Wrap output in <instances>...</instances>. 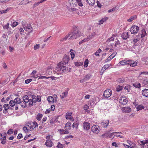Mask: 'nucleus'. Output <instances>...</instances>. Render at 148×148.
<instances>
[{
	"label": "nucleus",
	"instance_id": "f257e3e1",
	"mask_svg": "<svg viewBox=\"0 0 148 148\" xmlns=\"http://www.w3.org/2000/svg\"><path fill=\"white\" fill-rule=\"evenodd\" d=\"M69 3L67 5L68 10L74 14H78L79 10L77 9V0H68Z\"/></svg>",
	"mask_w": 148,
	"mask_h": 148
},
{
	"label": "nucleus",
	"instance_id": "f03ea898",
	"mask_svg": "<svg viewBox=\"0 0 148 148\" xmlns=\"http://www.w3.org/2000/svg\"><path fill=\"white\" fill-rule=\"evenodd\" d=\"M64 65L62 62H60L54 70L55 72L58 74H61L67 71V67Z\"/></svg>",
	"mask_w": 148,
	"mask_h": 148
},
{
	"label": "nucleus",
	"instance_id": "7ed1b4c3",
	"mask_svg": "<svg viewBox=\"0 0 148 148\" xmlns=\"http://www.w3.org/2000/svg\"><path fill=\"white\" fill-rule=\"evenodd\" d=\"M119 64L122 65H130L131 67H134L137 66V62H136V61L134 62L132 60H127L126 59H125L124 60L120 61Z\"/></svg>",
	"mask_w": 148,
	"mask_h": 148
},
{
	"label": "nucleus",
	"instance_id": "20e7f679",
	"mask_svg": "<svg viewBox=\"0 0 148 148\" xmlns=\"http://www.w3.org/2000/svg\"><path fill=\"white\" fill-rule=\"evenodd\" d=\"M23 100L26 103H28L29 106H31L33 105V102L32 101V99L30 98V97L27 95H24L23 97Z\"/></svg>",
	"mask_w": 148,
	"mask_h": 148
},
{
	"label": "nucleus",
	"instance_id": "39448f33",
	"mask_svg": "<svg viewBox=\"0 0 148 148\" xmlns=\"http://www.w3.org/2000/svg\"><path fill=\"white\" fill-rule=\"evenodd\" d=\"M112 94V90L110 89H107L104 91L103 96L106 98L109 97Z\"/></svg>",
	"mask_w": 148,
	"mask_h": 148
},
{
	"label": "nucleus",
	"instance_id": "423d86ee",
	"mask_svg": "<svg viewBox=\"0 0 148 148\" xmlns=\"http://www.w3.org/2000/svg\"><path fill=\"white\" fill-rule=\"evenodd\" d=\"M139 30V27L137 26H132L130 29V32L131 34H135L137 33Z\"/></svg>",
	"mask_w": 148,
	"mask_h": 148
},
{
	"label": "nucleus",
	"instance_id": "0eeeda50",
	"mask_svg": "<svg viewBox=\"0 0 148 148\" xmlns=\"http://www.w3.org/2000/svg\"><path fill=\"white\" fill-rule=\"evenodd\" d=\"M91 131L95 133L98 134L99 132L100 128L98 125H94L91 128Z\"/></svg>",
	"mask_w": 148,
	"mask_h": 148
},
{
	"label": "nucleus",
	"instance_id": "6e6552de",
	"mask_svg": "<svg viewBox=\"0 0 148 148\" xmlns=\"http://www.w3.org/2000/svg\"><path fill=\"white\" fill-rule=\"evenodd\" d=\"M119 102L120 104L124 105L127 102V99L125 97H121L119 100Z\"/></svg>",
	"mask_w": 148,
	"mask_h": 148
},
{
	"label": "nucleus",
	"instance_id": "1a4fd4ad",
	"mask_svg": "<svg viewBox=\"0 0 148 148\" xmlns=\"http://www.w3.org/2000/svg\"><path fill=\"white\" fill-rule=\"evenodd\" d=\"M23 28L25 31L29 32V33H31L33 32L32 28L30 24H27L26 26H23Z\"/></svg>",
	"mask_w": 148,
	"mask_h": 148
},
{
	"label": "nucleus",
	"instance_id": "9d476101",
	"mask_svg": "<svg viewBox=\"0 0 148 148\" xmlns=\"http://www.w3.org/2000/svg\"><path fill=\"white\" fill-rule=\"evenodd\" d=\"M70 60V58L68 55H65L63 58L62 61V63H64V64H66Z\"/></svg>",
	"mask_w": 148,
	"mask_h": 148
},
{
	"label": "nucleus",
	"instance_id": "9b49d317",
	"mask_svg": "<svg viewBox=\"0 0 148 148\" xmlns=\"http://www.w3.org/2000/svg\"><path fill=\"white\" fill-rule=\"evenodd\" d=\"M3 108H4L3 110V113L4 114H6L8 113V110L9 109H11L10 106L8 104H5L3 105Z\"/></svg>",
	"mask_w": 148,
	"mask_h": 148
},
{
	"label": "nucleus",
	"instance_id": "f8f14e48",
	"mask_svg": "<svg viewBox=\"0 0 148 148\" xmlns=\"http://www.w3.org/2000/svg\"><path fill=\"white\" fill-rule=\"evenodd\" d=\"M83 127L84 130H88L90 128V123L87 122H85L83 123Z\"/></svg>",
	"mask_w": 148,
	"mask_h": 148
},
{
	"label": "nucleus",
	"instance_id": "ddd939ff",
	"mask_svg": "<svg viewBox=\"0 0 148 148\" xmlns=\"http://www.w3.org/2000/svg\"><path fill=\"white\" fill-rule=\"evenodd\" d=\"M109 123V121L108 120H106L103 121L100 124L101 126L104 128L107 127L108 126Z\"/></svg>",
	"mask_w": 148,
	"mask_h": 148
},
{
	"label": "nucleus",
	"instance_id": "4468645a",
	"mask_svg": "<svg viewBox=\"0 0 148 148\" xmlns=\"http://www.w3.org/2000/svg\"><path fill=\"white\" fill-rule=\"evenodd\" d=\"M116 52L114 51L111 56L108 58L107 60L105 61V63H107L109 61H110L114 58L116 55Z\"/></svg>",
	"mask_w": 148,
	"mask_h": 148
},
{
	"label": "nucleus",
	"instance_id": "2eb2a0df",
	"mask_svg": "<svg viewBox=\"0 0 148 148\" xmlns=\"http://www.w3.org/2000/svg\"><path fill=\"white\" fill-rule=\"evenodd\" d=\"M69 35L70 38H69V40H71L77 38V36L74 32H71L68 34Z\"/></svg>",
	"mask_w": 148,
	"mask_h": 148
},
{
	"label": "nucleus",
	"instance_id": "dca6fc26",
	"mask_svg": "<svg viewBox=\"0 0 148 148\" xmlns=\"http://www.w3.org/2000/svg\"><path fill=\"white\" fill-rule=\"evenodd\" d=\"M71 122H68L66 123L65 124L64 128L65 130H67V131L71 129Z\"/></svg>",
	"mask_w": 148,
	"mask_h": 148
},
{
	"label": "nucleus",
	"instance_id": "f3484780",
	"mask_svg": "<svg viewBox=\"0 0 148 148\" xmlns=\"http://www.w3.org/2000/svg\"><path fill=\"white\" fill-rule=\"evenodd\" d=\"M71 113H66V119H69V120L72 121H74V119L71 115Z\"/></svg>",
	"mask_w": 148,
	"mask_h": 148
},
{
	"label": "nucleus",
	"instance_id": "a211bd4d",
	"mask_svg": "<svg viewBox=\"0 0 148 148\" xmlns=\"http://www.w3.org/2000/svg\"><path fill=\"white\" fill-rule=\"evenodd\" d=\"M142 94L143 96L145 97H148V89H144L142 91Z\"/></svg>",
	"mask_w": 148,
	"mask_h": 148
},
{
	"label": "nucleus",
	"instance_id": "6ab92c4d",
	"mask_svg": "<svg viewBox=\"0 0 148 148\" xmlns=\"http://www.w3.org/2000/svg\"><path fill=\"white\" fill-rule=\"evenodd\" d=\"M52 144L53 142L51 140H47L45 143V145L47 147H51L52 146Z\"/></svg>",
	"mask_w": 148,
	"mask_h": 148
},
{
	"label": "nucleus",
	"instance_id": "aec40b11",
	"mask_svg": "<svg viewBox=\"0 0 148 148\" xmlns=\"http://www.w3.org/2000/svg\"><path fill=\"white\" fill-rule=\"evenodd\" d=\"M47 100L49 103H53L54 102V98L52 96H49L47 98Z\"/></svg>",
	"mask_w": 148,
	"mask_h": 148
},
{
	"label": "nucleus",
	"instance_id": "412c9836",
	"mask_svg": "<svg viewBox=\"0 0 148 148\" xmlns=\"http://www.w3.org/2000/svg\"><path fill=\"white\" fill-rule=\"evenodd\" d=\"M31 2V1H28L27 0H23L21 1L19 5H26L27 4Z\"/></svg>",
	"mask_w": 148,
	"mask_h": 148
},
{
	"label": "nucleus",
	"instance_id": "4be33fe9",
	"mask_svg": "<svg viewBox=\"0 0 148 148\" xmlns=\"http://www.w3.org/2000/svg\"><path fill=\"white\" fill-rule=\"evenodd\" d=\"M68 94V92L67 91H65L64 92L62 93L61 95H60V96L61 99H62L65 97H66L67 96V94Z\"/></svg>",
	"mask_w": 148,
	"mask_h": 148
},
{
	"label": "nucleus",
	"instance_id": "5701e85b",
	"mask_svg": "<svg viewBox=\"0 0 148 148\" xmlns=\"http://www.w3.org/2000/svg\"><path fill=\"white\" fill-rule=\"evenodd\" d=\"M108 19V18L105 17L102 18L99 22V25L103 24L104 22H106Z\"/></svg>",
	"mask_w": 148,
	"mask_h": 148
},
{
	"label": "nucleus",
	"instance_id": "b1692460",
	"mask_svg": "<svg viewBox=\"0 0 148 148\" xmlns=\"http://www.w3.org/2000/svg\"><path fill=\"white\" fill-rule=\"evenodd\" d=\"M122 38L124 39H127L129 37L128 32L124 33L122 35Z\"/></svg>",
	"mask_w": 148,
	"mask_h": 148
},
{
	"label": "nucleus",
	"instance_id": "393cba45",
	"mask_svg": "<svg viewBox=\"0 0 148 148\" xmlns=\"http://www.w3.org/2000/svg\"><path fill=\"white\" fill-rule=\"evenodd\" d=\"M115 37V35H112V37L108 38V39L107 40V43H109L110 42L114 41V37Z\"/></svg>",
	"mask_w": 148,
	"mask_h": 148
},
{
	"label": "nucleus",
	"instance_id": "a878e982",
	"mask_svg": "<svg viewBox=\"0 0 148 148\" xmlns=\"http://www.w3.org/2000/svg\"><path fill=\"white\" fill-rule=\"evenodd\" d=\"M86 2L90 5H94L95 3V0H86Z\"/></svg>",
	"mask_w": 148,
	"mask_h": 148
},
{
	"label": "nucleus",
	"instance_id": "bb28decb",
	"mask_svg": "<svg viewBox=\"0 0 148 148\" xmlns=\"http://www.w3.org/2000/svg\"><path fill=\"white\" fill-rule=\"evenodd\" d=\"M147 33L145 30L144 29H143L141 30V36L142 38L145 37V36L147 35Z\"/></svg>",
	"mask_w": 148,
	"mask_h": 148
},
{
	"label": "nucleus",
	"instance_id": "cd10ccee",
	"mask_svg": "<svg viewBox=\"0 0 148 148\" xmlns=\"http://www.w3.org/2000/svg\"><path fill=\"white\" fill-rule=\"evenodd\" d=\"M69 52L71 53V58L72 60H73L75 57V51L73 49H71Z\"/></svg>",
	"mask_w": 148,
	"mask_h": 148
},
{
	"label": "nucleus",
	"instance_id": "c85d7f7f",
	"mask_svg": "<svg viewBox=\"0 0 148 148\" xmlns=\"http://www.w3.org/2000/svg\"><path fill=\"white\" fill-rule=\"evenodd\" d=\"M136 110L137 111L142 110L144 108V106L142 105H139L136 107Z\"/></svg>",
	"mask_w": 148,
	"mask_h": 148
},
{
	"label": "nucleus",
	"instance_id": "c756f323",
	"mask_svg": "<svg viewBox=\"0 0 148 148\" xmlns=\"http://www.w3.org/2000/svg\"><path fill=\"white\" fill-rule=\"evenodd\" d=\"M60 134H69V131H67V130H65L63 129H60Z\"/></svg>",
	"mask_w": 148,
	"mask_h": 148
},
{
	"label": "nucleus",
	"instance_id": "7c9ffc66",
	"mask_svg": "<svg viewBox=\"0 0 148 148\" xmlns=\"http://www.w3.org/2000/svg\"><path fill=\"white\" fill-rule=\"evenodd\" d=\"M36 95H32V101L33 102V103H35L36 102Z\"/></svg>",
	"mask_w": 148,
	"mask_h": 148
},
{
	"label": "nucleus",
	"instance_id": "2f4dec72",
	"mask_svg": "<svg viewBox=\"0 0 148 148\" xmlns=\"http://www.w3.org/2000/svg\"><path fill=\"white\" fill-rule=\"evenodd\" d=\"M20 104L23 108H25L27 106L26 103L23 100V101H21Z\"/></svg>",
	"mask_w": 148,
	"mask_h": 148
},
{
	"label": "nucleus",
	"instance_id": "473e14b6",
	"mask_svg": "<svg viewBox=\"0 0 148 148\" xmlns=\"http://www.w3.org/2000/svg\"><path fill=\"white\" fill-rule=\"evenodd\" d=\"M137 18V16L135 15L131 16L129 19L127 20V21L130 22H132L133 20Z\"/></svg>",
	"mask_w": 148,
	"mask_h": 148
},
{
	"label": "nucleus",
	"instance_id": "72a5a7b5",
	"mask_svg": "<svg viewBox=\"0 0 148 148\" xmlns=\"http://www.w3.org/2000/svg\"><path fill=\"white\" fill-rule=\"evenodd\" d=\"M133 85L136 88H140L141 87L140 84V83H136L133 84Z\"/></svg>",
	"mask_w": 148,
	"mask_h": 148
},
{
	"label": "nucleus",
	"instance_id": "f704fd0d",
	"mask_svg": "<svg viewBox=\"0 0 148 148\" xmlns=\"http://www.w3.org/2000/svg\"><path fill=\"white\" fill-rule=\"evenodd\" d=\"M68 37H69V34H68L65 37L62 38L60 41L61 42L65 41Z\"/></svg>",
	"mask_w": 148,
	"mask_h": 148
},
{
	"label": "nucleus",
	"instance_id": "c9c22d12",
	"mask_svg": "<svg viewBox=\"0 0 148 148\" xmlns=\"http://www.w3.org/2000/svg\"><path fill=\"white\" fill-rule=\"evenodd\" d=\"M1 143L2 144H5L6 143V136H5L2 137Z\"/></svg>",
	"mask_w": 148,
	"mask_h": 148
},
{
	"label": "nucleus",
	"instance_id": "e433bc0d",
	"mask_svg": "<svg viewBox=\"0 0 148 148\" xmlns=\"http://www.w3.org/2000/svg\"><path fill=\"white\" fill-rule=\"evenodd\" d=\"M127 142L128 144L130 145V147H132L134 145H136L135 143H134L133 142H131L130 140H127Z\"/></svg>",
	"mask_w": 148,
	"mask_h": 148
},
{
	"label": "nucleus",
	"instance_id": "4c0bfd02",
	"mask_svg": "<svg viewBox=\"0 0 148 148\" xmlns=\"http://www.w3.org/2000/svg\"><path fill=\"white\" fill-rule=\"evenodd\" d=\"M64 144H62L60 143V142L58 143V145L57 146V147L58 148H63L64 147Z\"/></svg>",
	"mask_w": 148,
	"mask_h": 148
},
{
	"label": "nucleus",
	"instance_id": "58836bf2",
	"mask_svg": "<svg viewBox=\"0 0 148 148\" xmlns=\"http://www.w3.org/2000/svg\"><path fill=\"white\" fill-rule=\"evenodd\" d=\"M74 32L75 34L77 36V38L80 37L82 35V34L79 31H77Z\"/></svg>",
	"mask_w": 148,
	"mask_h": 148
},
{
	"label": "nucleus",
	"instance_id": "ea45409f",
	"mask_svg": "<svg viewBox=\"0 0 148 148\" xmlns=\"http://www.w3.org/2000/svg\"><path fill=\"white\" fill-rule=\"evenodd\" d=\"M131 87V86L129 85H127L125 86L124 89L127 90L128 92H130Z\"/></svg>",
	"mask_w": 148,
	"mask_h": 148
},
{
	"label": "nucleus",
	"instance_id": "a19ab883",
	"mask_svg": "<svg viewBox=\"0 0 148 148\" xmlns=\"http://www.w3.org/2000/svg\"><path fill=\"white\" fill-rule=\"evenodd\" d=\"M42 116V114H38L37 116L36 119L40 121L41 120Z\"/></svg>",
	"mask_w": 148,
	"mask_h": 148
},
{
	"label": "nucleus",
	"instance_id": "79ce46f5",
	"mask_svg": "<svg viewBox=\"0 0 148 148\" xmlns=\"http://www.w3.org/2000/svg\"><path fill=\"white\" fill-rule=\"evenodd\" d=\"M91 75L90 74H89L85 76L84 79L86 80H88L89 79L91 78Z\"/></svg>",
	"mask_w": 148,
	"mask_h": 148
},
{
	"label": "nucleus",
	"instance_id": "37998d69",
	"mask_svg": "<svg viewBox=\"0 0 148 148\" xmlns=\"http://www.w3.org/2000/svg\"><path fill=\"white\" fill-rule=\"evenodd\" d=\"M78 124L77 122H74L72 125L73 128L75 127L76 129H77L78 127Z\"/></svg>",
	"mask_w": 148,
	"mask_h": 148
},
{
	"label": "nucleus",
	"instance_id": "c03bdc74",
	"mask_svg": "<svg viewBox=\"0 0 148 148\" xmlns=\"http://www.w3.org/2000/svg\"><path fill=\"white\" fill-rule=\"evenodd\" d=\"M14 101L15 102V103H16L17 104H20L21 101V100L20 98H18L17 97L14 99Z\"/></svg>",
	"mask_w": 148,
	"mask_h": 148
},
{
	"label": "nucleus",
	"instance_id": "a18cd8bd",
	"mask_svg": "<svg viewBox=\"0 0 148 148\" xmlns=\"http://www.w3.org/2000/svg\"><path fill=\"white\" fill-rule=\"evenodd\" d=\"M10 106L12 107H13L15 105V102L14 101L11 100L9 103Z\"/></svg>",
	"mask_w": 148,
	"mask_h": 148
},
{
	"label": "nucleus",
	"instance_id": "49530a36",
	"mask_svg": "<svg viewBox=\"0 0 148 148\" xmlns=\"http://www.w3.org/2000/svg\"><path fill=\"white\" fill-rule=\"evenodd\" d=\"M29 128V130H32L34 128L33 125H31L30 124H29L27 125Z\"/></svg>",
	"mask_w": 148,
	"mask_h": 148
},
{
	"label": "nucleus",
	"instance_id": "de8ad7c7",
	"mask_svg": "<svg viewBox=\"0 0 148 148\" xmlns=\"http://www.w3.org/2000/svg\"><path fill=\"white\" fill-rule=\"evenodd\" d=\"M131 109L130 108H125L124 109V111L125 112L129 113L131 112Z\"/></svg>",
	"mask_w": 148,
	"mask_h": 148
},
{
	"label": "nucleus",
	"instance_id": "09e8293b",
	"mask_svg": "<svg viewBox=\"0 0 148 148\" xmlns=\"http://www.w3.org/2000/svg\"><path fill=\"white\" fill-rule=\"evenodd\" d=\"M124 81V79L123 77L119 78L117 79V81L118 82H123Z\"/></svg>",
	"mask_w": 148,
	"mask_h": 148
},
{
	"label": "nucleus",
	"instance_id": "8fccbe9b",
	"mask_svg": "<svg viewBox=\"0 0 148 148\" xmlns=\"http://www.w3.org/2000/svg\"><path fill=\"white\" fill-rule=\"evenodd\" d=\"M143 84L144 85H146L148 84V79H145L143 81Z\"/></svg>",
	"mask_w": 148,
	"mask_h": 148
},
{
	"label": "nucleus",
	"instance_id": "3c124183",
	"mask_svg": "<svg viewBox=\"0 0 148 148\" xmlns=\"http://www.w3.org/2000/svg\"><path fill=\"white\" fill-rule=\"evenodd\" d=\"M122 86L120 85H118L116 87V90L117 91H120L122 90Z\"/></svg>",
	"mask_w": 148,
	"mask_h": 148
},
{
	"label": "nucleus",
	"instance_id": "603ef678",
	"mask_svg": "<svg viewBox=\"0 0 148 148\" xmlns=\"http://www.w3.org/2000/svg\"><path fill=\"white\" fill-rule=\"evenodd\" d=\"M83 63L81 62H76L75 63V65L76 66H79L82 65Z\"/></svg>",
	"mask_w": 148,
	"mask_h": 148
},
{
	"label": "nucleus",
	"instance_id": "864d4df0",
	"mask_svg": "<svg viewBox=\"0 0 148 148\" xmlns=\"http://www.w3.org/2000/svg\"><path fill=\"white\" fill-rule=\"evenodd\" d=\"M88 59H86L85 60L84 66V67H87L88 66Z\"/></svg>",
	"mask_w": 148,
	"mask_h": 148
},
{
	"label": "nucleus",
	"instance_id": "5fc2aeb1",
	"mask_svg": "<svg viewBox=\"0 0 148 148\" xmlns=\"http://www.w3.org/2000/svg\"><path fill=\"white\" fill-rule=\"evenodd\" d=\"M14 132V130L12 129H10L7 132L8 134H12Z\"/></svg>",
	"mask_w": 148,
	"mask_h": 148
},
{
	"label": "nucleus",
	"instance_id": "6e6d98bb",
	"mask_svg": "<svg viewBox=\"0 0 148 148\" xmlns=\"http://www.w3.org/2000/svg\"><path fill=\"white\" fill-rule=\"evenodd\" d=\"M40 47V45L36 44L35 45H34V50H36L38 49Z\"/></svg>",
	"mask_w": 148,
	"mask_h": 148
},
{
	"label": "nucleus",
	"instance_id": "4d7b16f0",
	"mask_svg": "<svg viewBox=\"0 0 148 148\" xmlns=\"http://www.w3.org/2000/svg\"><path fill=\"white\" fill-rule=\"evenodd\" d=\"M91 38V36H87L86 38L84 39L85 42H87L89 41Z\"/></svg>",
	"mask_w": 148,
	"mask_h": 148
},
{
	"label": "nucleus",
	"instance_id": "13d9d810",
	"mask_svg": "<svg viewBox=\"0 0 148 148\" xmlns=\"http://www.w3.org/2000/svg\"><path fill=\"white\" fill-rule=\"evenodd\" d=\"M97 5L98 7L99 8H101L102 6V5L101 4V3H100V2L99 1H97Z\"/></svg>",
	"mask_w": 148,
	"mask_h": 148
},
{
	"label": "nucleus",
	"instance_id": "bf43d9fd",
	"mask_svg": "<svg viewBox=\"0 0 148 148\" xmlns=\"http://www.w3.org/2000/svg\"><path fill=\"white\" fill-rule=\"evenodd\" d=\"M77 4H78L79 6L82 7L83 5L82 3V2L81 0H77Z\"/></svg>",
	"mask_w": 148,
	"mask_h": 148
},
{
	"label": "nucleus",
	"instance_id": "052dcab7",
	"mask_svg": "<svg viewBox=\"0 0 148 148\" xmlns=\"http://www.w3.org/2000/svg\"><path fill=\"white\" fill-rule=\"evenodd\" d=\"M49 78H50V77H47L45 76H40L38 78V79L43 78L49 79Z\"/></svg>",
	"mask_w": 148,
	"mask_h": 148
},
{
	"label": "nucleus",
	"instance_id": "680f3d73",
	"mask_svg": "<svg viewBox=\"0 0 148 148\" xmlns=\"http://www.w3.org/2000/svg\"><path fill=\"white\" fill-rule=\"evenodd\" d=\"M9 23H8L6 25H5L3 26V28L4 29H8L9 27Z\"/></svg>",
	"mask_w": 148,
	"mask_h": 148
},
{
	"label": "nucleus",
	"instance_id": "e2e57ef3",
	"mask_svg": "<svg viewBox=\"0 0 148 148\" xmlns=\"http://www.w3.org/2000/svg\"><path fill=\"white\" fill-rule=\"evenodd\" d=\"M18 22L16 21L12 23V27H15L18 25Z\"/></svg>",
	"mask_w": 148,
	"mask_h": 148
},
{
	"label": "nucleus",
	"instance_id": "0e129e2a",
	"mask_svg": "<svg viewBox=\"0 0 148 148\" xmlns=\"http://www.w3.org/2000/svg\"><path fill=\"white\" fill-rule=\"evenodd\" d=\"M23 130L25 132H27L29 130V128L26 127L24 126L23 128Z\"/></svg>",
	"mask_w": 148,
	"mask_h": 148
},
{
	"label": "nucleus",
	"instance_id": "69168bd1",
	"mask_svg": "<svg viewBox=\"0 0 148 148\" xmlns=\"http://www.w3.org/2000/svg\"><path fill=\"white\" fill-rule=\"evenodd\" d=\"M83 108L86 111L89 109V106L86 104L84 106Z\"/></svg>",
	"mask_w": 148,
	"mask_h": 148
},
{
	"label": "nucleus",
	"instance_id": "338daca9",
	"mask_svg": "<svg viewBox=\"0 0 148 148\" xmlns=\"http://www.w3.org/2000/svg\"><path fill=\"white\" fill-rule=\"evenodd\" d=\"M148 75V72L147 71H144V72H142L140 73V75Z\"/></svg>",
	"mask_w": 148,
	"mask_h": 148
},
{
	"label": "nucleus",
	"instance_id": "774afa93",
	"mask_svg": "<svg viewBox=\"0 0 148 148\" xmlns=\"http://www.w3.org/2000/svg\"><path fill=\"white\" fill-rule=\"evenodd\" d=\"M111 66L112 65L111 64H107L105 65L104 66V67H105V68L107 69Z\"/></svg>",
	"mask_w": 148,
	"mask_h": 148
}]
</instances>
